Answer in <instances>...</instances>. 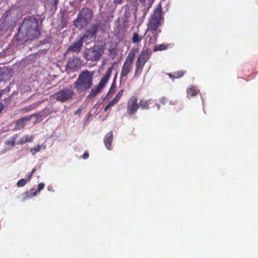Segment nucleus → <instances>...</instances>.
<instances>
[{
	"mask_svg": "<svg viewBox=\"0 0 258 258\" xmlns=\"http://www.w3.org/2000/svg\"><path fill=\"white\" fill-rule=\"evenodd\" d=\"M93 72L86 70L81 72L74 86L79 93H85L93 86Z\"/></svg>",
	"mask_w": 258,
	"mask_h": 258,
	"instance_id": "1",
	"label": "nucleus"
},
{
	"mask_svg": "<svg viewBox=\"0 0 258 258\" xmlns=\"http://www.w3.org/2000/svg\"><path fill=\"white\" fill-rule=\"evenodd\" d=\"M106 47L105 41L97 40L93 46L85 50L84 57L88 60L98 61L104 54Z\"/></svg>",
	"mask_w": 258,
	"mask_h": 258,
	"instance_id": "2",
	"label": "nucleus"
},
{
	"mask_svg": "<svg viewBox=\"0 0 258 258\" xmlns=\"http://www.w3.org/2000/svg\"><path fill=\"white\" fill-rule=\"evenodd\" d=\"M152 55L150 49L144 48L138 56L135 64L134 77H138L142 74L146 63Z\"/></svg>",
	"mask_w": 258,
	"mask_h": 258,
	"instance_id": "3",
	"label": "nucleus"
},
{
	"mask_svg": "<svg viewBox=\"0 0 258 258\" xmlns=\"http://www.w3.org/2000/svg\"><path fill=\"white\" fill-rule=\"evenodd\" d=\"M152 55L150 49L144 48L138 56L135 64L134 77H138L142 74L146 63Z\"/></svg>",
	"mask_w": 258,
	"mask_h": 258,
	"instance_id": "4",
	"label": "nucleus"
},
{
	"mask_svg": "<svg viewBox=\"0 0 258 258\" xmlns=\"http://www.w3.org/2000/svg\"><path fill=\"white\" fill-rule=\"evenodd\" d=\"M152 55L150 49L144 48L138 56L135 64L134 77H138L142 74L146 63Z\"/></svg>",
	"mask_w": 258,
	"mask_h": 258,
	"instance_id": "5",
	"label": "nucleus"
},
{
	"mask_svg": "<svg viewBox=\"0 0 258 258\" xmlns=\"http://www.w3.org/2000/svg\"><path fill=\"white\" fill-rule=\"evenodd\" d=\"M92 16V11L88 8H84L80 11L77 18L74 20V24L79 30H81L88 25Z\"/></svg>",
	"mask_w": 258,
	"mask_h": 258,
	"instance_id": "6",
	"label": "nucleus"
},
{
	"mask_svg": "<svg viewBox=\"0 0 258 258\" xmlns=\"http://www.w3.org/2000/svg\"><path fill=\"white\" fill-rule=\"evenodd\" d=\"M39 30L38 20L34 17H26L18 28V32H33Z\"/></svg>",
	"mask_w": 258,
	"mask_h": 258,
	"instance_id": "7",
	"label": "nucleus"
},
{
	"mask_svg": "<svg viewBox=\"0 0 258 258\" xmlns=\"http://www.w3.org/2000/svg\"><path fill=\"white\" fill-rule=\"evenodd\" d=\"M113 69V67L112 66L108 68L105 75L101 78L98 84L91 89L90 93L87 96L88 98H93L101 92L109 79Z\"/></svg>",
	"mask_w": 258,
	"mask_h": 258,
	"instance_id": "8",
	"label": "nucleus"
},
{
	"mask_svg": "<svg viewBox=\"0 0 258 258\" xmlns=\"http://www.w3.org/2000/svg\"><path fill=\"white\" fill-rule=\"evenodd\" d=\"M162 14L161 4L160 3L151 16L148 25L149 30L151 31L157 30L158 27L160 24Z\"/></svg>",
	"mask_w": 258,
	"mask_h": 258,
	"instance_id": "9",
	"label": "nucleus"
},
{
	"mask_svg": "<svg viewBox=\"0 0 258 258\" xmlns=\"http://www.w3.org/2000/svg\"><path fill=\"white\" fill-rule=\"evenodd\" d=\"M74 92L70 88L66 87L60 90L54 94L55 99L62 103L71 99Z\"/></svg>",
	"mask_w": 258,
	"mask_h": 258,
	"instance_id": "10",
	"label": "nucleus"
},
{
	"mask_svg": "<svg viewBox=\"0 0 258 258\" xmlns=\"http://www.w3.org/2000/svg\"><path fill=\"white\" fill-rule=\"evenodd\" d=\"M138 98L135 96H131L127 103L126 111L129 115L136 113L139 108Z\"/></svg>",
	"mask_w": 258,
	"mask_h": 258,
	"instance_id": "11",
	"label": "nucleus"
},
{
	"mask_svg": "<svg viewBox=\"0 0 258 258\" xmlns=\"http://www.w3.org/2000/svg\"><path fill=\"white\" fill-rule=\"evenodd\" d=\"M82 62L80 58L74 57L71 58L67 65V70L74 72L79 70L82 66Z\"/></svg>",
	"mask_w": 258,
	"mask_h": 258,
	"instance_id": "12",
	"label": "nucleus"
},
{
	"mask_svg": "<svg viewBox=\"0 0 258 258\" xmlns=\"http://www.w3.org/2000/svg\"><path fill=\"white\" fill-rule=\"evenodd\" d=\"M87 36L84 35L81 37L80 39L77 40L76 42L73 43L68 48V51H72L73 52H78L81 50V48L83 46V43L86 41V39Z\"/></svg>",
	"mask_w": 258,
	"mask_h": 258,
	"instance_id": "13",
	"label": "nucleus"
},
{
	"mask_svg": "<svg viewBox=\"0 0 258 258\" xmlns=\"http://www.w3.org/2000/svg\"><path fill=\"white\" fill-rule=\"evenodd\" d=\"M107 26L105 24H102L100 21L97 20L91 25V32H97V31H105L107 30Z\"/></svg>",
	"mask_w": 258,
	"mask_h": 258,
	"instance_id": "14",
	"label": "nucleus"
},
{
	"mask_svg": "<svg viewBox=\"0 0 258 258\" xmlns=\"http://www.w3.org/2000/svg\"><path fill=\"white\" fill-rule=\"evenodd\" d=\"M133 69V64L124 61L121 69L120 78L127 77L128 74Z\"/></svg>",
	"mask_w": 258,
	"mask_h": 258,
	"instance_id": "15",
	"label": "nucleus"
},
{
	"mask_svg": "<svg viewBox=\"0 0 258 258\" xmlns=\"http://www.w3.org/2000/svg\"><path fill=\"white\" fill-rule=\"evenodd\" d=\"M29 39L28 33H17L13 37V41L19 44H23Z\"/></svg>",
	"mask_w": 258,
	"mask_h": 258,
	"instance_id": "16",
	"label": "nucleus"
},
{
	"mask_svg": "<svg viewBox=\"0 0 258 258\" xmlns=\"http://www.w3.org/2000/svg\"><path fill=\"white\" fill-rule=\"evenodd\" d=\"M35 116V115H31L29 117L26 116L18 119L16 122L15 130H20L23 128L25 125V123L28 121L31 117Z\"/></svg>",
	"mask_w": 258,
	"mask_h": 258,
	"instance_id": "17",
	"label": "nucleus"
},
{
	"mask_svg": "<svg viewBox=\"0 0 258 258\" xmlns=\"http://www.w3.org/2000/svg\"><path fill=\"white\" fill-rule=\"evenodd\" d=\"M112 141L113 133L112 131H110L106 134L104 139V143L107 149L111 150Z\"/></svg>",
	"mask_w": 258,
	"mask_h": 258,
	"instance_id": "18",
	"label": "nucleus"
},
{
	"mask_svg": "<svg viewBox=\"0 0 258 258\" xmlns=\"http://www.w3.org/2000/svg\"><path fill=\"white\" fill-rule=\"evenodd\" d=\"M13 72V70L11 68H0V82L4 80L7 76L11 75Z\"/></svg>",
	"mask_w": 258,
	"mask_h": 258,
	"instance_id": "19",
	"label": "nucleus"
},
{
	"mask_svg": "<svg viewBox=\"0 0 258 258\" xmlns=\"http://www.w3.org/2000/svg\"><path fill=\"white\" fill-rule=\"evenodd\" d=\"M138 48H132L129 52L125 61L133 64L135 59L136 53V52H138Z\"/></svg>",
	"mask_w": 258,
	"mask_h": 258,
	"instance_id": "20",
	"label": "nucleus"
},
{
	"mask_svg": "<svg viewBox=\"0 0 258 258\" xmlns=\"http://www.w3.org/2000/svg\"><path fill=\"white\" fill-rule=\"evenodd\" d=\"M17 11L14 9H11L7 11L4 14L3 17H4V22H6L10 20V17H12V15L14 14ZM10 20H12L10 19Z\"/></svg>",
	"mask_w": 258,
	"mask_h": 258,
	"instance_id": "21",
	"label": "nucleus"
},
{
	"mask_svg": "<svg viewBox=\"0 0 258 258\" xmlns=\"http://www.w3.org/2000/svg\"><path fill=\"white\" fill-rule=\"evenodd\" d=\"M186 92L190 97H195L198 94L200 91L197 89L195 86H192L187 89Z\"/></svg>",
	"mask_w": 258,
	"mask_h": 258,
	"instance_id": "22",
	"label": "nucleus"
},
{
	"mask_svg": "<svg viewBox=\"0 0 258 258\" xmlns=\"http://www.w3.org/2000/svg\"><path fill=\"white\" fill-rule=\"evenodd\" d=\"M149 101L150 100H140L139 103V107L142 109H149Z\"/></svg>",
	"mask_w": 258,
	"mask_h": 258,
	"instance_id": "23",
	"label": "nucleus"
},
{
	"mask_svg": "<svg viewBox=\"0 0 258 258\" xmlns=\"http://www.w3.org/2000/svg\"><path fill=\"white\" fill-rule=\"evenodd\" d=\"M44 186H45V184L44 183H40L38 184V190L33 193L32 192L30 196L29 195V192H26L25 194L26 195L27 197L28 198L34 197V196H36V195L38 191H40L41 190H42L44 188Z\"/></svg>",
	"mask_w": 258,
	"mask_h": 258,
	"instance_id": "24",
	"label": "nucleus"
},
{
	"mask_svg": "<svg viewBox=\"0 0 258 258\" xmlns=\"http://www.w3.org/2000/svg\"><path fill=\"white\" fill-rule=\"evenodd\" d=\"M169 45L168 44H158L155 46L154 47V51L156 52L158 51H162L167 49L168 48Z\"/></svg>",
	"mask_w": 258,
	"mask_h": 258,
	"instance_id": "25",
	"label": "nucleus"
},
{
	"mask_svg": "<svg viewBox=\"0 0 258 258\" xmlns=\"http://www.w3.org/2000/svg\"><path fill=\"white\" fill-rule=\"evenodd\" d=\"M184 72L183 71H177L174 73L173 74H169V76L170 78L174 79H178L182 77L184 75Z\"/></svg>",
	"mask_w": 258,
	"mask_h": 258,
	"instance_id": "26",
	"label": "nucleus"
},
{
	"mask_svg": "<svg viewBox=\"0 0 258 258\" xmlns=\"http://www.w3.org/2000/svg\"><path fill=\"white\" fill-rule=\"evenodd\" d=\"M117 73L115 75L113 82L111 84L110 88H109V91L107 94V96H108L110 94H112L113 92H114L115 88H116V79L117 78Z\"/></svg>",
	"mask_w": 258,
	"mask_h": 258,
	"instance_id": "27",
	"label": "nucleus"
},
{
	"mask_svg": "<svg viewBox=\"0 0 258 258\" xmlns=\"http://www.w3.org/2000/svg\"><path fill=\"white\" fill-rule=\"evenodd\" d=\"M32 139H33L32 136L26 135V136H24V137H23L22 138H21L19 142L18 143V144L22 145L27 142H31Z\"/></svg>",
	"mask_w": 258,
	"mask_h": 258,
	"instance_id": "28",
	"label": "nucleus"
},
{
	"mask_svg": "<svg viewBox=\"0 0 258 258\" xmlns=\"http://www.w3.org/2000/svg\"><path fill=\"white\" fill-rule=\"evenodd\" d=\"M18 134H15L13 136L10 140H8L6 141L5 144L6 145L14 146L15 145L16 140L18 138Z\"/></svg>",
	"mask_w": 258,
	"mask_h": 258,
	"instance_id": "29",
	"label": "nucleus"
},
{
	"mask_svg": "<svg viewBox=\"0 0 258 258\" xmlns=\"http://www.w3.org/2000/svg\"><path fill=\"white\" fill-rule=\"evenodd\" d=\"M118 102L113 98L105 106L104 111L106 112L110 107L113 106Z\"/></svg>",
	"mask_w": 258,
	"mask_h": 258,
	"instance_id": "30",
	"label": "nucleus"
},
{
	"mask_svg": "<svg viewBox=\"0 0 258 258\" xmlns=\"http://www.w3.org/2000/svg\"><path fill=\"white\" fill-rule=\"evenodd\" d=\"M143 37H140L138 33H134L132 38V41L134 43H138L141 41Z\"/></svg>",
	"mask_w": 258,
	"mask_h": 258,
	"instance_id": "31",
	"label": "nucleus"
},
{
	"mask_svg": "<svg viewBox=\"0 0 258 258\" xmlns=\"http://www.w3.org/2000/svg\"><path fill=\"white\" fill-rule=\"evenodd\" d=\"M123 92H124V90L123 89L120 90L118 92L117 94L115 95V96L113 98V99H114L116 101L118 102V101L119 100V99H120V98L122 96Z\"/></svg>",
	"mask_w": 258,
	"mask_h": 258,
	"instance_id": "32",
	"label": "nucleus"
},
{
	"mask_svg": "<svg viewBox=\"0 0 258 258\" xmlns=\"http://www.w3.org/2000/svg\"><path fill=\"white\" fill-rule=\"evenodd\" d=\"M41 147V146L37 145L33 148H31L30 152L33 155H34L35 154L40 151Z\"/></svg>",
	"mask_w": 258,
	"mask_h": 258,
	"instance_id": "33",
	"label": "nucleus"
},
{
	"mask_svg": "<svg viewBox=\"0 0 258 258\" xmlns=\"http://www.w3.org/2000/svg\"><path fill=\"white\" fill-rule=\"evenodd\" d=\"M27 182L26 179L22 178L18 180L17 183V185L18 187H23L26 184Z\"/></svg>",
	"mask_w": 258,
	"mask_h": 258,
	"instance_id": "34",
	"label": "nucleus"
},
{
	"mask_svg": "<svg viewBox=\"0 0 258 258\" xmlns=\"http://www.w3.org/2000/svg\"><path fill=\"white\" fill-rule=\"evenodd\" d=\"M109 55L110 56V57L112 58H114L115 56H116V51H115V50L114 49H110L109 50Z\"/></svg>",
	"mask_w": 258,
	"mask_h": 258,
	"instance_id": "35",
	"label": "nucleus"
},
{
	"mask_svg": "<svg viewBox=\"0 0 258 258\" xmlns=\"http://www.w3.org/2000/svg\"><path fill=\"white\" fill-rule=\"evenodd\" d=\"M159 101L161 104H165L167 102V99L165 97H162L160 99Z\"/></svg>",
	"mask_w": 258,
	"mask_h": 258,
	"instance_id": "36",
	"label": "nucleus"
},
{
	"mask_svg": "<svg viewBox=\"0 0 258 258\" xmlns=\"http://www.w3.org/2000/svg\"><path fill=\"white\" fill-rule=\"evenodd\" d=\"M89 154L88 152L87 151H85L83 155V158L84 159H86L89 157Z\"/></svg>",
	"mask_w": 258,
	"mask_h": 258,
	"instance_id": "37",
	"label": "nucleus"
},
{
	"mask_svg": "<svg viewBox=\"0 0 258 258\" xmlns=\"http://www.w3.org/2000/svg\"><path fill=\"white\" fill-rule=\"evenodd\" d=\"M51 3H52L53 6L56 7L57 4V0H51Z\"/></svg>",
	"mask_w": 258,
	"mask_h": 258,
	"instance_id": "38",
	"label": "nucleus"
},
{
	"mask_svg": "<svg viewBox=\"0 0 258 258\" xmlns=\"http://www.w3.org/2000/svg\"><path fill=\"white\" fill-rule=\"evenodd\" d=\"M32 173H30L27 177V178L26 179V180H27V181H29L31 180V177H32Z\"/></svg>",
	"mask_w": 258,
	"mask_h": 258,
	"instance_id": "39",
	"label": "nucleus"
},
{
	"mask_svg": "<svg viewBox=\"0 0 258 258\" xmlns=\"http://www.w3.org/2000/svg\"><path fill=\"white\" fill-rule=\"evenodd\" d=\"M4 105H3V103L0 102V113H1L2 110L4 109Z\"/></svg>",
	"mask_w": 258,
	"mask_h": 258,
	"instance_id": "40",
	"label": "nucleus"
},
{
	"mask_svg": "<svg viewBox=\"0 0 258 258\" xmlns=\"http://www.w3.org/2000/svg\"><path fill=\"white\" fill-rule=\"evenodd\" d=\"M122 0H114V3L117 4H120Z\"/></svg>",
	"mask_w": 258,
	"mask_h": 258,
	"instance_id": "41",
	"label": "nucleus"
},
{
	"mask_svg": "<svg viewBox=\"0 0 258 258\" xmlns=\"http://www.w3.org/2000/svg\"><path fill=\"white\" fill-rule=\"evenodd\" d=\"M82 109L81 108H79L76 111V112L75 113V114H77L78 113H79L81 111Z\"/></svg>",
	"mask_w": 258,
	"mask_h": 258,
	"instance_id": "42",
	"label": "nucleus"
},
{
	"mask_svg": "<svg viewBox=\"0 0 258 258\" xmlns=\"http://www.w3.org/2000/svg\"><path fill=\"white\" fill-rule=\"evenodd\" d=\"M36 168H34L32 169V171H31V173H32V174H33V173L36 171Z\"/></svg>",
	"mask_w": 258,
	"mask_h": 258,
	"instance_id": "43",
	"label": "nucleus"
},
{
	"mask_svg": "<svg viewBox=\"0 0 258 258\" xmlns=\"http://www.w3.org/2000/svg\"><path fill=\"white\" fill-rule=\"evenodd\" d=\"M90 34H92L91 36H93L96 33H93Z\"/></svg>",
	"mask_w": 258,
	"mask_h": 258,
	"instance_id": "44",
	"label": "nucleus"
},
{
	"mask_svg": "<svg viewBox=\"0 0 258 258\" xmlns=\"http://www.w3.org/2000/svg\"><path fill=\"white\" fill-rule=\"evenodd\" d=\"M2 96V93L0 92V98H1Z\"/></svg>",
	"mask_w": 258,
	"mask_h": 258,
	"instance_id": "45",
	"label": "nucleus"
},
{
	"mask_svg": "<svg viewBox=\"0 0 258 258\" xmlns=\"http://www.w3.org/2000/svg\"><path fill=\"white\" fill-rule=\"evenodd\" d=\"M141 1H144L145 0H141Z\"/></svg>",
	"mask_w": 258,
	"mask_h": 258,
	"instance_id": "46",
	"label": "nucleus"
}]
</instances>
